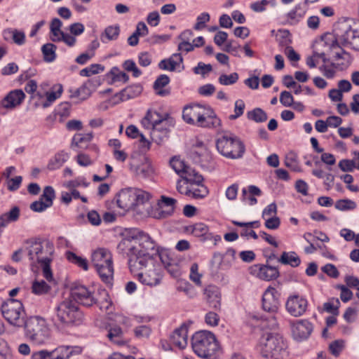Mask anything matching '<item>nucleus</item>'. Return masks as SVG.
<instances>
[{"instance_id":"nucleus-6","label":"nucleus","mask_w":359,"mask_h":359,"mask_svg":"<svg viewBox=\"0 0 359 359\" xmlns=\"http://www.w3.org/2000/svg\"><path fill=\"white\" fill-rule=\"evenodd\" d=\"M91 262L103 282L110 284L114 277V266L111 252L104 248L93 250Z\"/></svg>"},{"instance_id":"nucleus-12","label":"nucleus","mask_w":359,"mask_h":359,"mask_svg":"<svg viewBox=\"0 0 359 359\" xmlns=\"http://www.w3.org/2000/svg\"><path fill=\"white\" fill-rule=\"evenodd\" d=\"M309 301L307 298L299 294L293 292L290 294L285 302V309L287 312L293 317L304 316L308 309Z\"/></svg>"},{"instance_id":"nucleus-46","label":"nucleus","mask_w":359,"mask_h":359,"mask_svg":"<svg viewBox=\"0 0 359 359\" xmlns=\"http://www.w3.org/2000/svg\"><path fill=\"white\" fill-rule=\"evenodd\" d=\"M247 117L256 123H263L267 120V114L261 108H255L247 113Z\"/></svg>"},{"instance_id":"nucleus-2","label":"nucleus","mask_w":359,"mask_h":359,"mask_svg":"<svg viewBox=\"0 0 359 359\" xmlns=\"http://www.w3.org/2000/svg\"><path fill=\"white\" fill-rule=\"evenodd\" d=\"M54 245L48 241L39 237H34L24 241L22 248L15 250L12 255L13 261L19 262L23 254L27 257L32 267H41L43 276L50 283H55L50 264L53 259Z\"/></svg>"},{"instance_id":"nucleus-48","label":"nucleus","mask_w":359,"mask_h":359,"mask_svg":"<svg viewBox=\"0 0 359 359\" xmlns=\"http://www.w3.org/2000/svg\"><path fill=\"white\" fill-rule=\"evenodd\" d=\"M337 66L333 62L330 64H323L319 67V70L325 77L328 79H333L337 73Z\"/></svg>"},{"instance_id":"nucleus-22","label":"nucleus","mask_w":359,"mask_h":359,"mask_svg":"<svg viewBox=\"0 0 359 359\" xmlns=\"http://www.w3.org/2000/svg\"><path fill=\"white\" fill-rule=\"evenodd\" d=\"M191 233L196 236L201 238L202 241H213L215 244L221 241V236L215 235L210 231L209 227L204 223H196L189 226Z\"/></svg>"},{"instance_id":"nucleus-45","label":"nucleus","mask_w":359,"mask_h":359,"mask_svg":"<svg viewBox=\"0 0 359 359\" xmlns=\"http://www.w3.org/2000/svg\"><path fill=\"white\" fill-rule=\"evenodd\" d=\"M170 82L169 77L165 74L159 76L154 82V87L159 95L165 96L168 95L169 92L165 90H161L162 88L168 85Z\"/></svg>"},{"instance_id":"nucleus-30","label":"nucleus","mask_w":359,"mask_h":359,"mask_svg":"<svg viewBox=\"0 0 359 359\" xmlns=\"http://www.w3.org/2000/svg\"><path fill=\"white\" fill-rule=\"evenodd\" d=\"M164 118L156 111L148 110L145 116L142 119L141 124L145 129L151 131L152 128Z\"/></svg>"},{"instance_id":"nucleus-29","label":"nucleus","mask_w":359,"mask_h":359,"mask_svg":"<svg viewBox=\"0 0 359 359\" xmlns=\"http://www.w3.org/2000/svg\"><path fill=\"white\" fill-rule=\"evenodd\" d=\"M177 182V185L180 184L182 186L191 187L193 185L203 184V178L194 169L191 168L187 171V173Z\"/></svg>"},{"instance_id":"nucleus-3","label":"nucleus","mask_w":359,"mask_h":359,"mask_svg":"<svg viewBox=\"0 0 359 359\" xmlns=\"http://www.w3.org/2000/svg\"><path fill=\"white\" fill-rule=\"evenodd\" d=\"M258 352L266 358L287 359V344L276 331H264L257 346Z\"/></svg>"},{"instance_id":"nucleus-38","label":"nucleus","mask_w":359,"mask_h":359,"mask_svg":"<svg viewBox=\"0 0 359 359\" xmlns=\"http://www.w3.org/2000/svg\"><path fill=\"white\" fill-rule=\"evenodd\" d=\"M123 334V333L121 328L119 326L114 325L109 327L107 337L114 344L121 346L125 344Z\"/></svg>"},{"instance_id":"nucleus-27","label":"nucleus","mask_w":359,"mask_h":359,"mask_svg":"<svg viewBox=\"0 0 359 359\" xmlns=\"http://www.w3.org/2000/svg\"><path fill=\"white\" fill-rule=\"evenodd\" d=\"M81 348L72 346H60L53 351L52 358L53 359H69L71 356L81 353Z\"/></svg>"},{"instance_id":"nucleus-47","label":"nucleus","mask_w":359,"mask_h":359,"mask_svg":"<svg viewBox=\"0 0 359 359\" xmlns=\"http://www.w3.org/2000/svg\"><path fill=\"white\" fill-rule=\"evenodd\" d=\"M340 305L341 303L339 299L332 298L323 304V309L328 313L337 316L339 314V308Z\"/></svg>"},{"instance_id":"nucleus-43","label":"nucleus","mask_w":359,"mask_h":359,"mask_svg":"<svg viewBox=\"0 0 359 359\" xmlns=\"http://www.w3.org/2000/svg\"><path fill=\"white\" fill-rule=\"evenodd\" d=\"M51 290L49 285L44 280H34L32 285V292L36 295H43L48 294Z\"/></svg>"},{"instance_id":"nucleus-58","label":"nucleus","mask_w":359,"mask_h":359,"mask_svg":"<svg viewBox=\"0 0 359 359\" xmlns=\"http://www.w3.org/2000/svg\"><path fill=\"white\" fill-rule=\"evenodd\" d=\"M120 33V28L118 25L109 26L104 30V36L109 41L116 40Z\"/></svg>"},{"instance_id":"nucleus-5","label":"nucleus","mask_w":359,"mask_h":359,"mask_svg":"<svg viewBox=\"0 0 359 359\" xmlns=\"http://www.w3.org/2000/svg\"><path fill=\"white\" fill-rule=\"evenodd\" d=\"M23 326L26 337L34 344L41 345L49 341L50 330L43 318L39 316H31L27 319Z\"/></svg>"},{"instance_id":"nucleus-14","label":"nucleus","mask_w":359,"mask_h":359,"mask_svg":"<svg viewBox=\"0 0 359 359\" xmlns=\"http://www.w3.org/2000/svg\"><path fill=\"white\" fill-rule=\"evenodd\" d=\"M313 330V325L307 319L297 320L291 324L293 339L297 341L307 339Z\"/></svg>"},{"instance_id":"nucleus-44","label":"nucleus","mask_w":359,"mask_h":359,"mask_svg":"<svg viewBox=\"0 0 359 359\" xmlns=\"http://www.w3.org/2000/svg\"><path fill=\"white\" fill-rule=\"evenodd\" d=\"M56 49L57 47L53 43H48L44 44L41 48V51L43 55L44 60L47 62H52L56 58Z\"/></svg>"},{"instance_id":"nucleus-13","label":"nucleus","mask_w":359,"mask_h":359,"mask_svg":"<svg viewBox=\"0 0 359 359\" xmlns=\"http://www.w3.org/2000/svg\"><path fill=\"white\" fill-rule=\"evenodd\" d=\"M62 22L60 19L55 18L52 20L50 25L51 40L55 42L63 41L69 47L74 46L76 43V37L62 31Z\"/></svg>"},{"instance_id":"nucleus-64","label":"nucleus","mask_w":359,"mask_h":359,"mask_svg":"<svg viewBox=\"0 0 359 359\" xmlns=\"http://www.w3.org/2000/svg\"><path fill=\"white\" fill-rule=\"evenodd\" d=\"M88 222L93 226H97L102 223V218L95 210H90L87 213Z\"/></svg>"},{"instance_id":"nucleus-39","label":"nucleus","mask_w":359,"mask_h":359,"mask_svg":"<svg viewBox=\"0 0 359 359\" xmlns=\"http://www.w3.org/2000/svg\"><path fill=\"white\" fill-rule=\"evenodd\" d=\"M170 165L182 177L187 173L188 170L191 168L183 160L177 156H174L170 159Z\"/></svg>"},{"instance_id":"nucleus-17","label":"nucleus","mask_w":359,"mask_h":359,"mask_svg":"<svg viewBox=\"0 0 359 359\" xmlns=\"http://www.w3.org/2000/svg\"><path fill=\"white\" fill-rule=\"evenodd\" d=\"M338 46L334 34L326 33L316 41L313 48L315 55L323 56L324 54H330L333 49Z\"/></svg>"},{"instance_id":"nucleus-42","label":"nucleus","mask_w":359,"mask_h":359,"mask_svg":"<svg viewBox=\"0 0 359 359\" xmlns=\"http://www.w3.org/2000/svg\"><path fill=\"white\" fill-rule=\"evenodd\" d=\"M66 257L69 262L76 265L84 271L88 269V260L86 258L79 256L70 251L66 252Z\"/></svg>"},{"instance_id":"nucleus-62","label":"nucleus","mask_w":359,"mask_h":359,"mask_svg":"<svg viewBox=\"0 0 359 359\" xmlns=\"http://www.w3.org/2000/svg\"><path fill=\"white\" fill-rule=\"evenodd\" d=\"M239 185L236 183L228 187L225 191V196L229 201H235L237 198Z\"/></svg>"},{"instance_id":"nucleus-63","label":"nucleus","mask_w":359,"mask_h":359,"mask_svg":"<svg viewBox=\"0 0 359 359\" xmlns=\"http://www.w3.org/2000/svg\"><path fill=\"white\" fill-rule=\"evenodd\" d=\"M212 70V65L208 64L206 65L203 62H198V65L194 68V72L196 74H200L205 76L206 74L210 73Z\"/></svg>"},{"instance_id":"nucleus-24","label":"nucleus","mask_w":359,"mask_h":359,"mask_svg":"<svg viewBox=\"0 0 359 359\" xmlns=\"http://www.w3.org/2000/svg\"><path fill=\"white\" fill-rule=\"evenodd\" d=\"M196 126L217 129L221 126V120L210 108L206 107L204 115L196 122Z\"/></svg>"},{"instance_id":"nucleus-15","label":"nucleus","mask_w":359,"mask_h":359,"mask_svg":"<svg viewBox=\"0 0 359 359\" xmlns=\"http://www.w3.org/2000/svg\"><path fill=\"white\" fill-rule=\"evenodd\" d=\"M280 293L273 287H268L262 295V309L266 312L276 313L280 306Z\"/></svg>"},{"instance_id":"nucleus-40","label":"nucleus","mask_w":359,"mask_h":359,"mask_svg":"<svg viewBox=\"0 0 359 359\" xmlns=\"http://www.w3.org/2000/svg\"><path fill=\"white\" fill-rule=\"evenodd\" d=\"M69 158L68 153L61 151L57 153L48 165L49 170H56L60 168Z\"/></svg>"},{"instance_id":"nucleus-16","label":"nucleus","mask_w":359,"mask_h":359,"mask_svg":"<svg viewBox=\"0 0 359 359\" xmlns=\"http://www.w3.org/2000/svg\"><path fill=\"white\" fill-rule=\"evenodd\" d=\"M176 202V200L172 198L161 196L151 216L154 218L162 219L171 215L174 212Z\"/></svg>"},{"instance_id":"nucleus-7","label":"nucleus","mask_w":359,"mask_h":359,"mask_svg":"<svg viewBox=\"0 0 359 359\" xmlns=\"http://www.w3.org/2000/svg\"><path fill=\"white\" fill-rule=\"evenodd\" d=\"M216 148L222 156L229 159L241 158L245 151L243 142L233 134H224L218 137Z\"/></svg>"},{"instance_id":"nucleus-57","label":"nucleus","mask_w":359,"mask_h":359,"mask_svg":"<svg viewBox=\"0 0 359 359\" xmlns=\"http://www.w3.org/2000/svg\"><path fill=\"white\" fill-rule=\"evenodd\" d=\"M10 34L15 44L18 46L25 44L26 36L24 32L18 29H11Z\"/></svg>"},{"instance_id":"nucleus-61","label":"nucleus","mask_w":359,"mask_h":359,"mask_svg":"<svg viewBox=\"0 0 359 359\" xmlns=\"http://www.w3.org/2000/svg\"><path fill=\"white\" fill-rule=\"evenodd\" d=\"M210 18L209 13L206 12L201 13L196 18V23L194 27V29L201 30L203 29L205 26V23L209 22Z\"/></svg>"},{"instance_id":"nucleus-23","label":"nucleus","mask_w":359,"mask_h":359,"mask_svg":"<svg viewBox=\"0 0 359 359\" xmlns=\"http://www.w3.org/2000/svg\"><path fill=\"white\" fill-rule=\"evenodd\" d=\"M176 188L181 194L195 199L204 198L209 193L208 188L204 184H197L187 187L180 184L176 185Z\"/></svg>"},{"instance_id":"nucleus-50","label":"nucleus","mask_w":359,"mask_h":359,"mask_svg":"<svg viewBox=\"0 0 359 359\" xmlns=\"http://www.w3.org/2000/svg\"><path fill=\"white\" fill-rule=\"evenodd\" d=\"M239 79L238 74L236 72L230 74H222L219 76L218 81L221 85L230 86L236 83Z\"/></svg>"},{"instance_id":"nucleus-31","label":"nucleus","mask_w":359,"mask_h":359,"mask_svg":"<svg viewBox=\"0 0 359 359\" xmlns=\"http://www.w3.org/2000/svg\"><path fill=\"white\" fill-rule=\"evenodd\" d=\"M62 93V86L60 84L53 87V90L46 91V101L35 103L36 107L46 108L49 107L54 101L59 98Z\"/></svg>"},{"instance_id":"nucleus-60","label":"nucleus","mask_w":359,"mask_h":359,"mask_svg":"<svg viewBox=\"0 0 359 359\" xmlns=\"http://www.w3.org/2000/svg\"><path fill=\"white\" fill-rule=\"evenodd\" d=\"M245 103L242 100H238L234 104V114L229 116L231 120H234L243 115L245 109Z\"/></svg>"},{"instance_id":"nucleus-19","label":"nucleus","mask_w":359,"mask_h":359,"mask_svg":"<svg viewBox=\"0 0 359 359\" xmlns=\"http://www.w3.org/2000/svg\"><path fill=\"white\" fill-rule=\"evenodd\" d=\"M25 98V94L22 90L16 89L10 91L0 101V111L12 110L21 104Z\"/></svg>"},{"instance_id":"nucleus-21","label":"nucleus","mask_w":359,"mask_h":359,"mask_svg":"<svg viewBox=\"0 0 359 359\" xmlns=\"http://www.w3.org/2000/svg\"><path fill=\"white\" fill-rule=\"evenodd\" d=\"M130 170L137 177L143 179L149 178L154 173L152 163L147 158H144L138 163H131L130 164Z\"/></svg>"},{"instance_id":"nucleus-20","label":"nucleus","mask_w":359,"mask_h":359,"mask_svg":"<svg viewBox=\"0 0 359 359\" xmlns=\"http://www.w3.org/2000/svg\"><path fill=\"white\" fill-rule=\"evenodd\" d=\"M205 108L199 104L186 106L182 111V118L187 123L196 126V122L204 115Z\"/></svg>"},{"instance_id":"nucleus-1","label":"nucleus","mask_w":359,"mask_h":359,"mask_svg":"<svg viewBox=\"0 0 359 359\" xmlns=\"http://www.w3.org/2000/svg\"><path fill=\"white\" fill-rule=\"evenodd\" d=\"M117 250L128 258L130 271L142 285L155 287L161 283L163 271L156 260L159 246L149 233L130 229L118 244Z\"/></svg>"},{"instance_id":"nucleus-49","label":"nucleus","mask_w":359,"mask_h":359,"mask_svg":"<svg viewBox=\"0 0 359 359\" xmlns=\"http://www.w3.org/2000/svg\"><path fill=\"white\" fill-rule=\"evenodd\" d=\"M284 164L286 167L290 168L291 170L294 172H300L301 168L297 160V157L293 154H287L285 156Z\"/></svg>"},{"instance_id":"nucleus-33","label":"nucleus","mask_w":359,"mask_h":359,"mask_svg":"<svg viewBox=\"0 0 359 359\" xmlns=\"http://www.w3.org/2000/svg\"><path fill=\"white\" fill-rule=\"evenodd\" d=\"M107 77L110 84L126 83L129 79V76L117 67H113L107 74Z\"/></svg>"},{"instance_id":"nucleus-8","label":"nucleus","mask_w":359,"mask_h":359,"mask_svg":"<svg viewBox=\"0 0 359 359\" xmlns=\"http://www.w3.org/2000/svg\"><path fill=\"white\" fill-rule=\"evenodd\" d=\"M150 194L137 188L121 189L115 196L116 203L120 209L127 211L135 205L144 204L150 198Z\"/></svg>"},{"instance_id":"nucleus-32","label":"nucleus","mask_w":359,"mask_h":359,"mask_svg":"<svg viewBox=\"0 0 359 359\" xmlns=\"http://www.w3.org/2000/svg\"><path fill=\"white\" fill-rule=\"evenodd\" d=\"M205 294L210 306L219 310L221 306V297L217 288L208 287L205 290Z\"/></svg>"},{"instance_id":"nucleus-9","label":"nucleus","mask_w":359,"mask_h":359,"mask_svg":"<svg viewBox=\"0 0 359 359\" xmlns=\"http://www.w3.org/2000/svg\"><path fill=\"white\" fill-rule=\"evenodd\" d=\"M56 317L62 324L79 325L83 320V313L76 302L72 299H66L55 308Z\"/></svg>"},{"instance_id":"nucleus-55","label":"nucleus","mask_w":359,"mask_h":359,"mask_svg":"<svg viewBox=\"0 0 359 359\" xmlns=\"http://www.w3.org/2000/svg\"><path fill=\"white\" fill-rule=\"evenodd\" d=\"M344 346V340H335L329 345V350L334 356L338 357L343 351Z\"/></svg>"},{"instance_id":"nucleus-35","label":"nucleus","mask_w":359,"mask_h":359,"mask_svg":"<svg viewBox=\"0 0 359 359\" xmlns=\"http://www.w3.org/2000/svg\"><path fill=\"white\" fill-rule=\"evenodd\" d=\"M158 257L168 271L173 276L179 275V268L175 260L170 259L165 252L159 250Z\"/></svg>"},{"instance_id":"nucleus-25","label":"nucleus","mask_w":359,"mask_h":359,"mask_svg":"<svg viewBox=\"0 0 359 359\" xmlns=\"http://www.w3.org/2000/svg\"><path fill=\"white\" fill-rule=\"evenodd\" d=\"M252 273L259 279L269 281L279 276L277 268L266 265H255L252 268Z\"/></svg>"},{"instance_id":"nucleus-10","label":"nucleus","mask_w":359,"mask_h":359,"mask_svg":"<svg viewBox=\"0 0 359 359\" xmlns=\"http://www.w3.org/2000/svg\"><path fill=\"white\" fill-rule=\"evenodd\" d=\"M334 36L338 46L359 47V31L352 27L348 20L338 22L334 25Z\"/></svg>"},{"instance_id":"nucleus-11","label":"nucleus","mask_w":359,"mask_h":359,"mask_svg":"<svg viewBox=\"0 0 359 359\" xmlns=\"http://www.w3.org/2000/svg\"><path fill=\"white\" fill-rule=\"evenodd\" d=\"M1 309L3 316L11 325L18 327L24 325L25 313L21 302L8 299L2 304Z\"/></svg>"},{"instance_id":"nucleus-41","label":"nucleus","mask_w":359,"mask_h":359,"mask_svg":"<svg viewBox=\"0 0 359 359\" xmlns=\"http://www.w3.org/2000/svg\"><path fill=\"white\" fill-rule=\"evenodd\" d=\"M20 216V209L15 206L11 210L0 216V227H5L11 222L18 220Z\"/></svg>"},{"instance_id":"nucleus-37","label":"nucleus","mask_w":359,"mask_h":359,"mask_svg":"<svg viewBox=\"0 0 359 359\" xmlns=\"http://www.w3.org/2000/svg\"><path fill=\"white\" fill-rule=\"evenodd\" d=\"M278 262L285 265H290L292 267L298 266L301 260L299 256L294 252H284L278 259Z\"/></svg>"},{"instance_id":"nucleus-26","label":"nucleus","mask_w":359,"mask_h":359,"mask_svg":"<svg viewBox=\"0 0 359 359\" xmlns=\"http://www.w3.org/2000/svg\"><path fill=\"white\" fill-rule=\"evenodd\" d=\"M182 57L180 53H175L168 59L161 60L158 67L160 69L168 71H175L183 69Z\"/></svg>"},{"instance_id":"nucleus-53","label":"nucleus","mask_w":359,"mask_h":359,"mask_svg":"<svg viewBox=\"0 0 359 359\" xmlns=\"http://www.w3.org/2000/svg\"><path fill=\"white\" fill-rule=\"evenodd\" d=\"M201 277L202 274L198 272V265L196 263H194L191 264L190 268V274L189 278L194 282L196 285L201 286Z\"/></svg>"},{"instance_id":"nucleus-54","label":"nucleus","mask_w":359,"mask_h":359,"mask_svg":"<svg viewBox=\"0 0 359 359\" xmlns=\"http://www.w3.org/2000/svg\"><path fill=\"white\" fill-rule=\"evenodd\" d=\"M55 197L54 189L50 186H47L44 188L43 194L41 198L44 201L48 206H52L53 201Z\"/></svg>"},{"instance_id":"nucleus-51","label":"nucleus","mask_w":359,"mask_h":359,"mask_svg":"<svg viewBox=\"0 0 359 359\" xmlns=\"http://www.w3.org/2000/svg\"><path fill=\"white\" fill-rule=\"evenodd\" d=\"M104 67L101 65L93 64L80 71L81 76H90L91 75L99 74L104 71Z\"/></svg>"},{"instance_id":"nucleus-52","label":"nucleus","mask_w":359,"mask_h":359,"mask_svg":"<svg viewBox=\"0 0 359 359\" xmlns=\"http://www.w3.org/2000/svg\"><path fill=\"white\" fill-rule=\"evenodd\" d=\"M334 206L341 211L352 210L356 208V203L350 199H341L336 202Z\"/></svg>"},{"instance_id":"nucleus-28","label":"nucleus","mask_w":359,"mask_h":359,"mask_svg":"<svg viewBox=\"0 0 359 359\" xmlns=\"http://www.w3.org/2000/svg\"><path fill=\"white\" fill-rule=\"evenodd\" d=\"M171 341L179 348H184L188 344V327L182 325L176 329L171 336Z\"/></svg>"},{"instance_id":"nucleus-56","label":"nucleus","mask_w":359,"mask_h":359,"mask_svg":"<svg viewBox=\"0 0 359 359\" xmlns=\"http://www.w3.org/2000/svg\"><path fill=\"white\" fill-rule=\"evenodd\" d=\"M177 290L179 292H183L186 295L190 298L195 297L193 286L187 281H181L178 283Z\"/></svg>"},{"instance_id":"nucleus-4","label":"nucleus","mask_w":359,"mask_h":359,"mask_svg":"<svg viewBox=\"0 0 359 359\" xmlns=\"http://www.w3.org/2000/svg\"><path fill=\"white\" fill-rule=\"evenodd\" d=\"M191 346L194 353L203 358L217 359L221 354L216 337L210 331L202 330L196 332L191 339Z\"/></svg>"},{"instance_id":"nucleus-59","label":"nucleus","mask_w":359,"mask_h":359,"mask_svg":"<svg viewBox=\"0 0 359 359\" xmlns=\"http://www.w3.org/2000/svg\"><path fill=\"white\" fill-rule=\"evenodd\" d=\"M168 134L169 133H165V131L162 133L157 130H151L150 132L152 140L158 145L163 144L168 138Z\"/></svg>"},{"instance_id":"nucleus-34","label":"nucleus","mask_w":359,"mask_h":359,"mask_svg":"<svg viewBox=\"0 0 359 359\" xmlns=\"http://www.w3.org/2000/svg\"><path fill=\"white\" fill-rule=\"evenodd\" d=\"M93 138V133L81 134L78 133L74 135L72 138V147L79 149H86L88 147V144L91 142Z\"/></svg>"},{"instance_id":"nucleus-36","label":"nucleus","mask_w":359,"mask_h":359,"mask_svg":"<svg viewBox=\"0 0 359 359\" xmlns=\"http://www.w3.org/2000/svg\"><path fill=\"white\" fill-rule=\"evenodd\" d=\"M306 11L301 5H297L287 14V20L290 25H297L304 17Z\"/></svg>"},{"instance_id":"nucleus-18","label":"nucleus","mask_w":359,"mask_h":359,"mask_svg":"<svg viewBox=\"0 0 359 359\" xmlns=\"http://www.w3.org/2000/svg\"><path fill=\"white\" fill-rule=\"evenodd\" d=\"M70 299L86 306H92L95 303L93 292L84 285L74 287L71 291Z\"/></svg>"}]
</instances>
